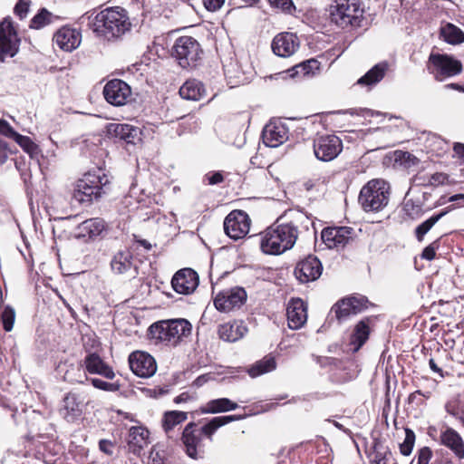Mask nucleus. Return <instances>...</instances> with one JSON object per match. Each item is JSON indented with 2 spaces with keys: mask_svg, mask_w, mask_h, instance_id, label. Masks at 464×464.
<instances>
[{
  "mask_svg": "<svg viewBox=\"0 0 464 464\" xmlns=\"http://www.w3.org/2000/svg\"><path fill=\"white\" fill-rule=\"evenodd\" d=\"M130 28L127 11L120 6L107 8L96 14L92 30L107 40L119 38Z\"/></svg>",
  "mask_w": 464,
  "mask_h": 464,
  "instance_id": "obj_1",
  "label": "nucleus"
},
{
  "mask_svg": "<svg viewBox=\"0 0 464 464\" xmlns=\"http://www.w3.org/2000/svg\"><path fill=\"white\" fill-rule=\"evenodd\" d=\"M297 237L298 229L293 223L274 225L262 234L260 247L265 254L280 255L291 249Z\"/></svg>",
  "mask_w": 464,
  "mask_h": 464,
  "instance_id": "obj_2",
  "label": "nucleus"
},
{
  "mask_svg": "<svg viewBox=\"0 0 464 464\" xmlns=\"http://www.w3.org/2000/svg\"><path fill=\"white\" fill-rule=\"evenodd\" d=\"M364 9L360 0H335L330 7V19L341 28L361 27Z\"/></svg>",
  "mask_w": 464,
  "mask_h": 464,
  "instance_id": "obj_3",
  "label": "nucleus"
},
{
  "mask_svg": "<svg viewBox=\"0 0 464 464\" xmlns=\"http://www.w3.org/2000/svg\"><path fill=\"white\" fill-rule=\"evenodd\" d=\"M390 198V185L383 179H372L362 187L359 203L366 212H378L384 208Z\"/></svg>",
  "mask_w": 464,
  "mask_h": 464,
  "instance_id": "obj_4",
  "label": "nucleus"
},
{
  "mask_svg": "<svg viewBox=\"0 0 464 464\" xmlns=\"http://www.w3.org/2000/svg\"><path fill=\"white\" fill-rule=\"evenodd\" d=\"M151 338L176 344L190 334L191 324L186 319H172L154 323L149 328Z\"/></svg>",
  "mask_w": 464,
  "mask_h": 464,
  "instance_id": "obj_5",
  "label": "nucleus"
},
{
  "mask_svg": "<svg viewBox=\"0 0 464 464\" xmlns=\"http://www.w3.org/2000/svg\"><path fill=\"white\" fill-rule=\"evenodd\" d=\"M107 182L108 179L105 176L101 177L95 173H86L76 182L72 197L82 204H90L102 196L103 186Z\"/></svg>",
  "mask_w": 464,
  "mask_h": 464,
  "instance_id": "obj_6",
  "label": "nucleus"
},
{
  "mask_svg": "<svg viewBox=\"0 0 464 464\" xmlns=\"http://www.w3.org/2000/svg\"><path fill=\"white\" fill-rule=\"evenodd\" d=\"M172 56L184 69L194 68L201 58L202 50L196 39L191 36L178 38L172 47Z\"/></svg>",
  "mask_w": 464,
  "mask_h": 464,
  "instance_id": "obj_7",
  "label": "nucleus"
},
{
  "mask_svg": "<svg viewBox=\"0 0 464 464\" xmlns=\"http://www.w3.org/2000/svg\"><path fill=\"white\" fill-rule=\"evenodd\" d=\"M427 69L437 81H443L458 75L462 71V64L459 60L440 53H430L427 63Z\"/></svg>",
  "mask_w": 464,
  "mask_h": 464,
  "instance_id": "obj_8",
  "label": "nucleus"
},
{
  "mask_svg": "<svg viewBox=\"0 0 464 464\" xmlns=\"http://www.w3.org/2000/svg\"><path fill=\"white\" fill-rule=\"evenodd\" d=\"M246 298V290L243 287L235 286L219 292L214 298V305L218 311L227 313L240 308Z\"/></svg>",
  "mask_w": 464,
  "mask_h": 464,
  "instance_id": "obj_9",
  "label": "nucleus"
},
{
  "mask_svg": "<svg viewBox=\"0 0 464 464\" xmlns=\"http://www.w3.org/2000/svg\"><path fill=\"white\" fill-rule=\"evenodd\" d=\"M20 40L10 19L5 18L0 23V60L14 57L18 52Z\"/></svg>",
  "mask_w": 464,
  "mask_h": 464,
  "instance_id": "obj_10",
  "label": "nucleus"
},
{
  "mask_svg": "<svg viewBox=\"0 0 464 464\" xmlns=\"http://www.w3.org/2000/svg\"><path fill=\"white\" fill-rule=\"evenodd\" d=\"M343 150L342 140L335 135H323L314 140V152L322 161L335 159Z\"/></svg>",
  "mask_w": 464,
  "mask_h": 464,
  "instance_id": "obj_11",
  "label": "nucleus"
},
{
  "mask_svg": "<svg viewBox=\"0 0 464 464\" xmlns=\"http://www.w3.org/2000/svg\"><path fill=\"white\" fill-rule=\"evenodd\" d=\"M250 218L243 210H233L224 220L226 234L232 239L244 237L249 231Z\"/></svg>",
  "mask_w": 464,
  "mask_h": 464,
  "instance_id": "obj_12",
  "label": "nucleus"
},
{
  "mask_svg": "<svg viewBox=\"0 0 464 464\" xmlns=\"http://www.w3.org/2000/svg\"><path fill=\"white\" fill-rule=\"evenodd\" d=\"M103 96L110 104L122 106L131 100V89L124 81L112 79L105 84Z\"/></svg>",
  "mask_w": 464,
  "mask_h": 464,
  "instance_id": "obj_13",
  "label": "nucleus"
},
{
  "mask_svg": "<svg viewBox=\"0 0 464 464\" xmlns=\"http://www.w3.org/2000/svg\"><path fill=\"white\" fill-rule=\"evenodd\" d=\"M129 364L132 372L140 378H150L157 371L154 357L143 351L132 352L129 356Z\"/></svg>",
  "mask_w": 464,
  "mask_h": 464,
  "instance_id": "obj_14",
  "label": "nucleus"
},
{
  "mask_svg": "<svg viewBox=\"0 0 464 464\" xmlns=\"http://www.w3.org/2000/svg\"><path fill=\"white\" fill-rule=\"evenodd\" d=\"M368 304L369 301L365 296H352L337 302L331 311L335 314L339 322H343L348 319L349 316L355 315L365 310Z\"/></svg>",
  "mask_w": 464,
  "mask_h": 464,
  "instance_id": "obj_15",
  "label": "nucleus"
},
{
  "mask_svg": "<svg viewBox=\"0 0 464 464\" xmlns=\"http://www.w3.org/2000/svg\"><path fill=\"white\" fill-rule=\"evenodd\" d=\"M323 271L321 261L314 256H308L298 262L295 268V276L301 283L315 281Z\"/></svg>",
  "mask_w": 464,
  "mask_h": 464,
  "instance_id": "obj_16",
  "label": "nucleus"
},
{
  "mask_svg": "<svg viewBox=\"0 0 464 464\" xmlns=\"http://www.w3.org/2000/svg\"><path fill=\"white\" fill-rule=\"evenodd\" d=\"M263 142L270 148H277L288 140V128L280 121H271L262 131Z\"/></svg>",
  "mask_w": 464,
  "mask_h": 464,
  "instance_id": "obj_17",
  "label": "nucleus"
},
{
  "mask_svg": "<svg viewBox=\"0 0 464 464\" xmlns=\"http://www.w3.org/2000/svg\"><path fill=\"white\" fill-rule=\"evenodd\" d=\"M198 283V275L191 268L179 270L171 280V285L174 291L182 295H188L194 292Z\"/></svg>",
  "mask_w": 464,
  "mask_h": 464,
  "instance_id": "obj_18",
  "label": "nucleus"
},
{
  "mask_svg": "<svg viewBox=\"0 0 464 464\" xmlns=\"http://www.w3.org/2000/svg\"><path fill=\"white\" fill-rule=\"evenodd\" d=\"M111 269L115 275H129L135 277L138 270L133 262V255L129 249L119 250L111 257Z\"/></svg>",
  "mask_w": 464,
  "mask_h": 464,
  "instance_id": "obj_19",
  "label": "nucleus"
},
{
  "mask_svg": "<svg viewBox=\"0 0 464 464\" xmlns=\"http://www.w3.org/2000/svg\"><path fill=\"white\" fill-rule=\"evenodd\" d=\"M83 401L76 393L66 394L59 409L60 415L68 422L79 420L83 411Z\"/></svg>",
  "mask_w": 464,
  "mask_h": 464,
  "instance_id": "obj_20",
  "label": "nucleus"
},
{
  "mask_svg": "<svg viewBox=\"0 0 464 464\" xmlns=\"http://www.w3.org/2000/svg\"><path fill=\"white\" fill-rule=\"evenodd\" d=\"M440 444L449 449L457 459H464V440L453 428L446 426L440 430Z\"/></svg>",
  "mask_w": 464,
  "mask_h": 464,
  "instance_id": "obj_21",
  "label": "nucleus"
},
{
  "mask_svg": "<svg viewBox=\"0 0 464 464\" xmlns=\"http://www.w3.org/2000/svg\"><path fill=\"white\" fill-rule=\"evenodd\" d=\"M299 47L298 37L292 33L278 34L272 42V50L280 57H289Z\"/></svg>",
  "mask_w": 464,
  "mask_h": 464,
  "instance_id": "obj_22",
  "label": "nucleus"
},
{
  "mask_svg": "<svg viewBox=\"0 0 464 464\" xmlns=\"http://www.w3.org/2000/svg\"><path fill=\"white\" fill-rule=\"evenodd\" d=\"M351 228L346 227H326L321 233V237L328 248L345 246L351 239Z\"/></svg>",
  "mask_w": 464,
  "mask_h": 464,
  "instance_id": "obj_23",
  "label": "nucleus"
},
{
  "mask_svg": "<svg viewBox=\"0 0 464 464\" xmlns=\"http://www.w3.org/2000/svg\"><path fill=\"white\" fill-rule=\"evenodd\" d=\"M195 423H188L182 431L181 440L187 455L193 459H199L203 458L204 450L200 447L201 438L195 434Z\"/></svg>",
  "mask_w": 464,
  "mask_h": 464,
  "instance_id": "obj_24",
  "label": "nucleus"
},
{
  "mask_svg": "<svg viewBox=\"0 0 464 464\" xmlns=\"http://www.w3.org/2000/svg\"><path fill=\"white\" fill-rule=\"evenodd\" d=\"M286 316L289 328L297 330L303 327L307 320V306L304 302L300 299H292L286 309Z\"/></svg>",
  "mask_w": 464,
  "mask_h": 464,
  "instance_id": "obj_25",
  "label": "nucleus"
},
{
  "mask_svg": "<svg viewBox=\"0 0 464 464\" xmlns=\"http://www.w3.org/2000/svg\"><path fill=\"white\" fill-rule=\"evenodd\" d=\"M83 365L91 374L102 375L109 380H112L115 377L112 368L96 352H90V353L86 354Z\"/></svg>",
  "mask_w": 464,
  "mask_h": 464,
  "instance_id": "obj_26",
  "label": "nucleus"
},
{
  "mask_svg": "<svg viewBox=\"0 0 464 464\" xmlns=\"http://www.w3.org/2000/svg\"><path fill=\"white\" fill-rule=\"evenodd\" d=\"M82 36L76 29L63 26L53 35V41L63 51L72 52L81 44Z\"/></svg>",
  "mask_w": 464,
  "mask_h": 464,
  "instance_id": "obj_27",
  "label": "nucleus"
},
{
  "mask_svg": "<svg viewBox=\"0 0 464 464\" xmlns=\"http://www.w3.org/2000/svg\"><path fill=\"white\" fill-rule=\"evenodd\" d=\"M105 228L106 225L103 219L99 218H90L83 221L76 227L75 236L78 238L94 240L102 236Z\"/></svg>",
  "mask_w": 464,
  "mask_h": 464,
  "instance_id": "obj_28",
  "label": "nucleus"
},
{
  "mask_svg": "<svg viewBox=\"0 0 464 464\" xmlns=\"http://www.w3.org/2000/svg\"><path fill=\"white\" fill-rule=\"evenodd\" d=\"M247 331V326L244 321L235 320L219 325L218 332L220 339L234 343L243 338Z\"/></svg>",
  "mask_w": 464,
  "mask_h": 464,
  "instance_id": "obj_29",
  "label": "nucleus"
},
{
  "mask_svg": "<svg viewBox=\"0 0 464 464\" xmlns=\"http://www.w3.org/2000/svg\"><path fill=\"white\" fill-rule=\"evenodd\" d=\"M149 431L142 427H131L129 430L127 445L128 450L136 456H140L145 447L148 446Z\"/></svg>",
  "mask_w": 464,
  "mask_h": 464,
  "instance_id": "obj_30",
  "label": "nucleus"
},
{
  "mask_svg": "<svg viewBox=\"0 0 464 464\" xmlns=\"http://www.w3.org/2000/svg\"><path fill=\"white\" fill-rule=\"evenodd\" d=\"M113 133L119 140L128 144H136L141 141V130L130 124H113Z\"/></svg>",
  "mask_w": 464,
  "mask_h": 464,
  "instance_id": "obj_31",
  "label": "nucleus"
},
{
  "mask_svg": "<svg viewBox=\"0 0 464 464\" xmlns=\"http://www.w3.org/2000/svg\"><path fill=\"white\" fill-rule=\"evenodd\" d=\"M181 98L189 101H198L205 96L206 90L201 82L198 80H188L179 88Z\"/></svg>",
  "mask_w": 464,
  "mask_h": 464,
  "instance_id": "obj_32",
  "label": "nucleus"
},
{
  "mask_svg": "<svg viewBox=\"0 0 464 464\" xmlns=\"http://www.w3.org/2000/svg\"><path fill=\"white\" fill-rule=\"evenodd\" d=\"M369 318H365L357 323L350 338V343L353 346V352L359 349L366 343L370 335Z\"/></svg>",
  "mask_w": 464,
  "mask_h": 464,
  "instance_id": "obj_33",
  "label": "nucleus"
},
{
  "mask_svg": "<svg viewBox=\"0 0 464 464\" xmlns=\"http://www.w3.org/2000/svg\"><path fill=\"white\" fill-rule=\"evenodd\" d=\"M389 68V63L387 62H382L374 65L372 69H370L363 76H362L357 83L359 85H373L381 82L386 71Z\"/></svg>",
  "mask_w": 464,
  "mask_h": 464,
  "instance_id": "obj_34",
  "label": "nucleus"
},
{
  "mask_svg": "<svg viewBox=\"0 0 464 464\" xmlns=\"http://www.w3.org/2000/svg\"><path fill=\"white\" fill-rule=\"evenodd\" d=\"M243 418L244 417L241 415L214 417L208 423L201 427V433L212 440V435L218 429L231 421L242 420Z\"/></svg>",
  "mask_w": 464,
  "mask_h": 464,
  "instance_id": "obj_35",
  "label": "nucleus"
},
{
  "mask_svg": "<svg viewBox=\"0 0 464 464\" xmlns=\"http://www.w3.org/2000/svg\"><path fill=\"white\" fill-rule=\"evenodd\" d=\"M188 413L185 411H168L163 417V429L169 438L174 437V429L187 420Z\"/></svg>",
  "mask_w": 464,
  "mask_h": 464,
  "instance_id": "obj_36",
  "label": "nucleus"
},
{
  "mask_svg": "<svg viewBox=\"0 0 464 464\" xmlns=\"http://www.w3.org/2000/svg\"><path fill=\"white\" fill-rule=\"evenodd\" d=\"M238 405L227 398H220L209 401L202 410L204 413H218L234 411Z\"/></svg>",
  "mask_w": 464,
  "mask_h": 464,
  "instance_id": "obj_37",
  "label": "nucleus"
},
{
  "mask_svg": "<svg viewBox=\"0 0 464 464\" xmlns=\"http://www.w3.org/2000/svg\"><path fill=\"white\" fill-rule=\"evenodd\" d=\"M440 37L450 44H459L464 42V32L452 24H447L440 28Z\"/></svg>",
  "mask_w": 464,
  "mask_h": 464,
  "instance_id": "obj_38",
  "label": "nucleus"
},
{
  "mask_svg": "<svg viewBox=\"0 0 464 464\" xmlns=\"http://www.w3.org/2000/svg\"><path fill=\"white\" fill-rule=\"evenodd\" d=\"M276 367V362L274 357L266 356L262 360L253 364L247 371L248 374L252 377H257L261 374L272 372Z\"/></svg>",
  "mask_w": 464,
  "mask_h": 464,
  "instance_id": "obj_39",
  "label": "nucleus"
},
{
  "mask_svg": "<svg viewBox=\"0 0 464 464\" xmlns=\"http://www.w3.org/2000/svg\"><path fill=\"white\" fill-rule=\"evenodd\" d=\"M448 210H443L436 215L431 216L419 226L414 230L415 237L419 242L424 239L425 235L439 222L446 214Z\"/></svg>",
  "mask_w": 464,
  "mask_h": 464,
  "instance_id": "obj_40",
  "label": "nucleus"
},
{
  "mask_svg": "<svg viewBox=\"0 0 464 464\" xmlns=\"http://www.w3.org/2000/svg\"><path fill=\"white\" fill-rule=\"evenodd\" d=\"M319 68L320 63L316 59L312 58L294 66L292 69L288 70L286 73H288L290 77L298 76L299 69H302V76H306L314 74Z\"/></svg>",
  "mask_w": 464,
  "mask_h": 464,
  "instance_id": "obj_41",
  "label": "nucleus"
},
{
  "mask_svg": "<svg viewBox=\"0 0 464 464\" xmlns=\"http://www.w3.org/2000/svg\"><path fill=\"white\" fill-rule=\"evenodd\" d=\"M58 16L49 12L46 8H41L39 12L32 18L30 27L33 29H42L43 27L53 24Z\"/></svg>",
  "mask_w": 464,
  "mask_h": 464,
  "instance_id": "obj_42",
  "label": "nucleus"
},
{
  "mask_svg": "<svg viewBox=\"0 0 464 464\" xmlns=\"http://www.w3.org/2000/svg\"><path fill=\"white\" fill-rule=\"evenodd\" d=\"M403 211L408 218L417 219L422 216L423 207L419 200L408 198L404 201Z\"/></svg>",
  "mask_w": 464,
  "mask_h": 464,
  "instance_id": "obj_43",
  "label": "nucleus"
},
{
  "mask_svg": "<svg viewBox=\"0 0 464 464\" xmlns=\"http://www.w3.org/2000/svg\"><path fill=\"white\" fill-rule=\"evenodd\" d=\"M14 140L30 156L38 153V146L29 137L17 133Z\"/></svg>",
  "mask_w": 464,
  "mask_h": 464,
  "instance_id": "obj_44",
  "label": "nucleus"
},
{
  "mask_svg": "<svg viewBox=\"0 0 464 464\" xmlns=\"http://www.w3.org/2000/svg\"><path fill=\"white\" fill-rule=\"evenodd\" d=\"M415 443V433L411 429H405V438L403 442L400 445L401 453L404 456H409L413 449Z\"/></svg>",
  "mask_w": 464,
  "mask_h": 464,
  "instance_id": "obj_45",
  "label": "nucleus"
},
{
  "mask_svg": "<svg viewBox=\"0 0 464 464\" xmlns=\"http://www.w3.org/2000/svg\"><path fill=\"white\" fill-rule=\"evenodd\" d=\"M1 317L3 321L4 329L6 332H10L13 329L15 320L14 310L10 306L5 307V309L2 312Z\"/></svg>",
  "mask_w": 464,
  "mask_h": 464,
  "instance_id": "obj_46",
  "label": "nucleus"
},
{
  "mask_svg": "<svg viewBox=\"0 0 464 464\" xmlns=\"http://www.w3.org/2000/svg\"><path fill=\"white\" fill-rule=\"evenodd\" d=\"M223 69L225 75L230 79H239L240 78V69L237 65V62L233 61L232 58L229 61H226L223 63Z\"/></svg>",
  "mask_w": 464,
  "mask_h": 464,
  "instance_id": "obj_47",
  "label": "nucleus"
},
{
  "mask_svg": "<svg viewBox=\"0 0 464 464\" xmlns=\"http://www.w3.org/2000/svg\"><path fill=\"white\" fill-rule=\"evenodd\" d=\"M273 8L280 9L282 12L291 14L295 9L292 0H268Z\"/></svg>",
  "mask_w": 464,
  "mask_h": 464,
  "instance_id": "obj_48",
  "label": "nucleus"
},
{
  "mask_svg": "<svg viewBox=\"0 0 464 464\" xmlns=\"http://www.w3.org/2000/svg\"><path fill=\"white\" fill-rule=\"evenodd\" d=\"M82 343L87 354L90 353V352H96L97 348L100 346V343L96 337L90 334L82 336Z\"/></svg>",
  "mask_w": 464,
  "mask_h": 464,
  "instance_id": "obj_49",
  "label": "nucleus"
},
{
  "mask_svg": "<svg viewBox=\"0 0 464 464\" xmlns=\"http://www.w3.org/2000/svg\"><path fill=\"white\" fill-rule=\"evenodd\" d=\"M91 382L95 388L102 391L116 392L119 389V385L104 382L98 378H92Z\"/></svg>",
  "mask_w": 464,
  "mask_h": 464,
  "instance_id": "obj_50",
  "label": "nucleus"
},
{
  "mask_svg": "<svg viewBox=\"0 0 464 464\" xmlns=\"http://www.w3.org/2000/svg\"><path fill=\"white\" fill-rule=\"evenodd\" d=\"M432 450L430 447H423L418 451L417 464H429L432 458Z\"/></svg>",
  "mask_w": 464,
  "mask_h": 464,
  "instance_id": "obj_51",
  "label": "nucleus"
},
{
  "mask_svg": "<svg viewBox=\"0 0 464 464\" xmlns=\"http://www.w3.org/2000/svg\"><path fill=\"white\" fill-rule=\"evenodd\" d=\"M439 247V241L436 240L434 242H432L431 244H430L428 246H426L422 253H421V257L423 259H426V260H433L435 258V256H436V250L437 248Z\"/></svg>",
  "mask_w": 464,
  "mask_h": 464,
  "instance_id": "obj_52",
  "label": "nucleus"
},
{
  "mask_svg": "<svg viewBox=\"0 0 464 464\" xmlns=\"http://www.w3.org/2000/svg\"><path fill=\"white\" fill-rule=\"evenodd\" d=\"M0 133L7 138L14 139L17 132L12 128V126L4 119L0 120Z\"/></svg>",
  "mask_w": 464,
  "mask_h": 464,
  "instance_id": "obj_53",
  "label": "nucleus"
},
{
  "mask_svg": "<svg viewBox=\"0 0 464 464\" xmlns=\"http://www.w3.org/2000/svg\"><path fill=\"white\" fill-rule=\"evenodd\" d=\"M430 395H431L430 392H423L420 390H417L414 392L410 394L408 400H409L410 403H416L417 405H421L423 403V401L420 398V396L429 399L430 397Z\"/></svg>",
  "mask_w": 464,
  "mask_h": 464,
  "instance_id": "obj_54",
  "label": "nucleus"
},
{
  "mask_svg": "<svg viewBox=\"0 0 464 464\" xmlns=\"http://www.w3.org/2000/svg\"><path fill=\"white\" fill-rule=\"evenodd\" d=\"M14 14L20 18L23 19L27 15L29 11V5L24 0H19L14 8Z\"/></svg>",
  "mask_w": 464,
  "mask_h": 464,
  "instance_id": "obj_55",
  "label": "nucleus"
},
{
  "mask_svg": "<svg viewBox=\"0 0 464 464\" xmlns=\"http://www.w3.org/2000/svg\"><path fill=\"white\" fill-rule=\"evenodd\" d=\"M147 464H166L163 453L152 449L150 452Z\"/></svg>",
  "mask_w": 464,
  "mask_h": 464,
  "instance_id": "obj_56",
  "label": "nucleus"
},
{
  "mask_svg": "<svg viewBox=\"0 0 464 464\" xmlns=\"http://www.w3.org/2000/svg\"><path fill=\"white\" fill-rule=\"evenodd\" d=\"M12 153V150L10 149L8 143L0 139V165L4 164L7 159L9 154Z\"/></svg>",
  "mask_w": 464,
  "mask_h": 464,
  "instance_id": "obj_57",
  "label": "nucleus"
},
{
  "mask_svg": "<svg viewBox=\"0 0 464 464\" xmlns=\"http://www.w3.org/2000/svg\"><path fill=\"white\" fill-rule=\"evenodd\" d=\"M446 411L453 417L459 416L463 411L460 410L457 401H450L445 404Z\"/></svg>",
  "mask_w": 464,
  "mask_h": 464,
  "instance_id": "obj_58",
  "label": "nucleus"
},
{
  "mask_svg": "<svg viewBox=\"0 0 464 464\" xmlns=\"http://www.w3.org/2000/svg\"><path fill=\"white\" fill-rule=\"evenodd\" d=\"M99 449L106 455L111 456L113 454L114 443L109 440H101L99 441Z\"/></svg>",
  "mask_w": 464,
  "mask_h": 464,
  "instance_id": "obj_59",
  "label": "nucleus"
},
{
  "mask_svg": "<svg viewBox=\"0 0 464 464\" xmlns=\"http://www.w3.org/2000/svg\"><path fill=\"white\" fill-rule=\"evenodd\" d=\"M432 464H455V462L449 453L437 451V457Z\"/></svg>",
  "mask_w": 464,
  "mask_h": 464,
  "instance_id": "obj_60",
  "label": "nucleus"
},
{
  "mask_svg": "<svg viewBox=\"0 0 464 464\" xmlns=\"http://www.w3.org/2000/svg\"><path fill=\"white\" fill-rule=\"evenodd\" d=\"M205 179L208 180L209 185L219 184L223 181L224 178L221 172H209L205 175Z\"/></svg>",
  "mask_w": 464,
  "mask_h": 464,
  "instance_id": "obj_61",
  "label": "nucleus"
},
{
  "mask_svg": "<svg viewBox=\"0 0 464 464\" xmlns=\"http://www.w3.org/2000/svg\"><path fill=\"white\" fill-rule=\"evenodd\" d=\"M225 0H203L205 7L208 11H216L221 7Z\"/></svg>",
  "mask_w": 464,
  "mask_h": 464,
  "instance_id": "obj_62",
  "label": "nucleus"
},
{
  "mask_svg": "<svg viewBox=\"0 0 464 464\" xmlns=\"http://www.w3.org/2000/svg\"><path fill=\"white\" fill-rule=\"evenodd\" d=\"M211 379V375L209 373H207V374H202L200 376H198L194 382H193V386L195 387H201L203 386L205 383H207L209 380Z\"/></svg>",
  "mask_w": 464,
  "mask_h": 464,
  "instance_id": "obj_63",
  "label": "nucleus"
},
{
  "mask_svg": "<svg viewBox=\"0 0 464 464\" xmlns=\"http://www.w3.org/2000/svg\"><path fill=\"white\" fill-rule=\"evenodd\" d=\"M453 151L459 159L464 160V143H454Z\"/></svg>",
  "mask_w": 464,
  "mask_h": 464,
  "instance_id": "obj_64",
  "label": "nucleus"
}]
</instances>
